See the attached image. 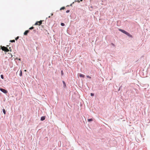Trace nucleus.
<instances>
[{
    "instance_id": "obj_1",
    "label": "nucleus",
    "mask_w": 150,
    "mask_h": 150,
    "mask_svg": "<svg viewBox=\"0 0 150 150\" xmlns=\"http://www.w3.org/2000/svg\"><path fill=\"white\" fill-rule=\"evenodd\" d=\"M119 30L120 31H121L122 33L127 35V36L128 37H132V36L129 33H128V32H127L126 31H125L124 30L120 29H119Z\"/></svg>"
},
{
    "instance_id": "obj_2",
    "label": "nucleus",
    "mask_w": 150,
    "mask_h": 150,
    "mask_svg": "<svg viewBox=\"0 0 150 150\" xmlns=\"http://www.w3.org/2000/svg\"><path fill=\"white\" fill-rule=\"evenodd\" d=\"M119 30L120 31H121L122 33L127 35V36L128 37H132V36L129 33H128V32H127L126 31H125L124 30L120 29H119Z\"/></svg>"
},
{
    "instance_id": "obj_3",
    "label": "nucleus",
    "mask_w": 150,
    "mask_h": 150,
    "mask_svg": "<svg viewBox=\"0 0 150 150\" xmlns=\"http://www.w3.org/2000/svg\"><path fill=\"white\" fill-rule=\"evenodd\" d=\"M1 49L3 51L7 52L9 51V50L6 47L2 46H1Z\"/></svg>"
},
{
    "instance_id": "obj_4",
    "label": "nucleus",
    "mask_w": 150,
    "mask_h": 150,
    "mask_svg": "<svg viewBox=\"0 0 150 150\" xmlns=\"http://www.w3.org/2000/svg\"><path fill=\"white\" fill-rule=\"evenodd\" d=\"M37 21L35 24V25H40L42 23V21Z\"/></svg>"
},
{
    "instance_id": "obj_5",
    "label": "nucleus",
    "mask_w": 150,
    "mask_h": 150,
    "mask_svg": "<svg viewBox=\"0 0 150 150\" xmlns=\"http://www.w3.org/2000/svg\"><path fill=\"white\" fill-rule=\"evenodd\" d=\"M0 90L2 92L5 94L7 93L8 92V91L6 90L3 88H0Z\"/></svg>"
},
{
    "instance_id": "obj_6",
    "label": "nucleus",
    "mask_w": 150,
    "mask_h": 150,
    "mask_svg": "<svg viewBox=\"0 0 150 150\" xmlns=\"http://www.w3.org/2000/svg\"><path fill=\"white\" fill-rule=\"evenodd\" d=\"M30 30H26L24 33V35H26L28 34V33L29 32Z\"/></svg>"
},
{
    "instance_id": "obj_7",
    "label": "nucleus",
    "mask_w": 150,
    "mask_h": 150,
    "mask_svg": "<svg viewBox=\"0 0 150 150\" xmlns=\"http://www.w3.org/2000/svg\"><path fill=\"white\" fill-rule=\"evenodd\" d=\"M45 116H43L41 117L40 120L41 121H43L45 120Z\"/></svg>"
},
{
    "instance_id": "obj_8",
    "label": "nucleus",
    "mask_w": 150,
    "mask_h": 150,
    "mask_svg": "<svg viewBox=\"0 0 150 150\" xmlns=\"http://www.w3.org/2000/svg\"><path fill=\"white\" fill-rule=\"evenodd\" d=\"M79 76L81 77L84 78L85 76L84 75L82 74H79Z\"/></svg>"
},
{
    "instance_id": "obj_9",
    "label": "nucleus",
    "mask_w": 150,
    "mask_h": 150,
    "mask_svg": "<svg viewBox=\"0 0 150 150\" xmlns=\"http://www.w3.org/2000/svg\"><path fill=\"white\" fill-rule=\"evenodd\" d=\"M62 82H63V87H64V88H65L66 87V86L65 82L64 81H62Z\"/></svg>"
},
{
    "instance_id": "obj_10",
    "label": "nucleus",
    "mask_w": 150,
    "mask_h": 150,
    "mask_svg": "<svg viewBox=\"0 0 150 150\" xmlns=\"http://www.w3.org/2000/svg\"><path fill=\"white\" fill-rule=\"evenodd\" d=\"M93 120V119H88V122H91V121H92Z\"/></svg>"
},
{
    "instance_id": "obj_11",
    "label": "nucleus",
    "mask_w": 150,
    "mask_h": 150,
    "mask_svg": "<svg viewBox=\"0 0 150 150\" xmlns=\"http://www.w3.org/2000/svg\"><path fill=\"white\" fill-rule=\"evenodd\" d=\"M3 113L4 114H6V110H5V109H3Z\"/></svg>"
},
{
    "instance_id": "obj_12",
    "label": "nucleus",
    "mask_w": 150,
    "mask_h": 150,
    "mask_svg": "<svg viewBox=\"0 0 150 150\" xmlns=\"http://www.w3.org/2000/svg\"><path fill=\"white\" fill-rule=\"evenodd\" d=\"M22 72L21 71V70H20V73L19 74V76H22Z\"/></svg>"
},
{
    "instance_id": "obj_13",
    "label": "nucleus",
    "mask_w": 150,
    "mask_h": 150,
    "mask_svg": "<svg viewBox=\"0 0 150 150\" xmlns=\"http://www.w3.org/2000/svg\"><path fill=\"white\" fill-rule=\"evenodd\" d=\"M10 42H15V40H10Z\"/></svg>"
},
{
    "instance_id": "obj_14",
    "label": "nucleus",
    "mask_w": 150,
    "mask_h": 150,
    "mask_svg": "<svg viewBox=\"0 0 150 150\" xmlns=\"http://www.w3.org/2000/svg\"><path fill=\"white\" fill-rule=\"evenodd\" d=\"M61 75L62 76H63L64 74V73H63V71L62 70L61 71Z\"/></svg>"
},
{
    "instance_id": "obj_15",
    "label": "nucleus",
    "mask_w": 150,
    "mask_h": 150,
    "mask_svg": "<svg viewBox=\"0 0 150 150\" xmlns=\"http://www.w3.org/2000/svg\"><path fill=\"white\" fill-rule=\"evenodd\" d=\"M1 77L2 79H4V76L3 75H1Z\"/></svg>"
},
{
    "instance_id": "obj_16",
    "label": "nucleus",
    "mask_w": 150,
    "mask_h": 150,
    "mask_svg": "<svg viewBox=\"0 0 150 150\" xmlns=\"http://www.w3.org/2000/svg\"><path fill=\"white\" fill-rule=\"evenodd\" d=\"M65 9V7H63L62 8H61L60 9V10H62V9Z\"/></svg>"
},
{
    "instance_id": "obj_17",
    "label": "nucleus",
    "mask_w": 150,
    "mask_h": 150,
    "mask_svg": "<svg viewBox=\"0 0 150 150\" xmlns=\"http://www.w3.org/2000/svg\"><path fill=\"white\" fill-rule=\"evenodd\" d=\"M91 96H94V93H91Z\"/></svg>"
},
{
    "instance_id": "obj_18",
    "label": "nucleus",
    "mask_w": 150,
    "mask_h": 150,
    "mask_svg": "<svg viewBox=\"0 0 150 150\" xmlns=\"http://www.w3.org/2000/svg\"><path fill=\"white\" fill-rule=\"evenodd\" d=\"M34 29V27L32 26L29 28V30H32Z\"/></svg>"
},
{
    "instance_id": "obj_19",
    "label": "nucleus",
    "mask_w": 150,
    "mask_h": 150,
    "mask_svg": "<svg viewBox=\"0 0 150 150\" xmlns=\"http://www.w3.org/2000/svg\"><path fill=\"white\" fill-rule=\"evenodd\" d=\"M61 25L62 26H64V24L63 23H61Z\"/></svg>"
},
{
    "instance_id": "obj_20",
    "label": "nucleus",
    "mask_w": 150,
    "mask_h": 150,
    "mask_svg": "<svg viewBox=\"0 0 150 150\" xmlns=\"http://www.w3.org/2000/svg\"><path fill=\"white\" fill-rule=\"evenodd\" d=\"M69 11H69V10H67V11H66V12L67 13H68L69 12Z\"/></svg>"
},
{
    "instance_id": "obj_21",
    "label": "nucleus",
    "mask_w": 150,
    "mask_h": 150,
    "mask_svg": "<svg viewBox=\"0 0 150 150\" xmlns=\"http://www.w3.org/2000/svg\"><path fill=\"white\" fill-rule=\"evenodd\" d=\"M87 77L88 78H91V77H90V76H87Z\"/></svg>"
},
{
    "instance_id": "obj_22",
    "label": "nucleus",
    "mask_w": 150,
    "mask_h": 150,
    "mask_svg": "<svg viewBox=\"0 0 150 150\" xmlns=\"http://www.w3.org/2000/svg\"><path fill=\"white\" fill-rule=\"evenodd\" d=\"M111 45L114 47L115 46L114 44L113 43H111Z\"/></svg>"
},
{
    "instance_id": "obj_23",
    "label": "nucleus",
    "mask_w": 150,
    "mask_h": 150,
    "mask_svg": "<svg viewBox=\"0 0 150 150\" xmlns=\"http://www.w3.org/2000/svg\"><path fill=\"white\" fill-rule=\"evenodd\" d=\"M9 50H10V51H11V47H9Z\"/></svg>"
},
{
    "instance_id": "obj_24",
    "label": "nucleus",
    "mask_w": 150,
    "mask_h": 150,
    "mask_svg": "<svg viewBox=\"0 0 150 150\" xmlns=\"http://www.w3.org/2000/svg\"><path fill=\"white\" fill-rule=\"evenodd\" d=\"M16 40H17L19 38H15Z\"/></svg>"
},
{
    "instance_id": "obj_25",
    "label": "nucleus",
    "mask_w": 150,
    "mask_h": 150,
    "mask_svg": "<svg viewBox=\"0 0 150 150\" xmlns=\"http://www.w3.org/2000/svg\"><path fill=\"white\" fill-rule=\"evenodd\" d=\"M77 1L79 3L80 2V1H79V0H78Z\"/></svg>"
},
{
    "instance_id": "obj_26",
    "label": "nucleus",
    "mask_w": 150,
    "mask_h": 150,
    "mask_svg": "<svg viewBox=\"0 0 150 150\" xmlns=\"http://www.w3.org/2000/svg\"><path fill=\"white\" fill-rule=\"evenodd\" d=\"M53 15V13H52V14H51V16H52V15Z\"/></svg>"
},
{
    "instance_id": "obj_27",
    "label": "nucleus",
    "mask_w": 150,
    "mask_h": 150,
    "mask_svg": "<svg viewBox=\"0 0 150 150\" xmlns=\"http://www.w3.org/2000/svg\"><path fill=\"white\" fill-rule=\"evenodd\" d=\"M19 60H21V59H18Z\"/></svg>"
},
{
    "instance_id": "obj_28",
    "label": "nucleus",
    "mask_w": 150,
    "mask_h": 150,
    "mask_svg": "<svg viewBox=\"0 0 150 150\" xmlns=\"http://www.w3.org/2000/svg\"><path fill=\"white\" fill-rule=\"evenodd\" d=\"M81 1H83V0H80Z\"/></svg>"
},
{
    "instance_id": "obj_29",
    "label": "nucleus",
    "mask_w": 150,
    "mask_h": 150,
    "mask_svg": "<svg viewBox=\"0 0 150 150\" xmlns=\"http://www.w3.org/2000/svg\"><path fill=\"white\" fill-rule=\"evenodd\" d=\"M16 38H19L18 36Z\"/></svg>"
},
{
    "instance_id": "obj_30",
    "label": "nucleus",
    "mask_w": 150,
    "mask_h": 150,
    "mask_svg": "<svg viewBox=\"0 0 150 150\" xmlns=\"http://www.w3.org/2000/svg\"><path fill=\"white\" fill-rule=\"evenodd\" d=\"M48 18H50V16H49L48 17Z\"/></svg>"
}]
</instances>
